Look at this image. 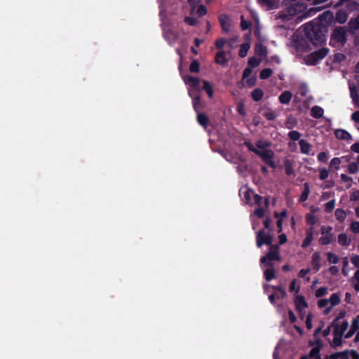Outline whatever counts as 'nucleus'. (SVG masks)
Segmentation results:
<instances>
[{"label":"nucleus","instance_id":"f257e3e1","mask_svg":"<svg viewBox=\"0 0 359 359\" xmlns=\"http://www.w3.org/2000/svg\"><path fill=\"white\" fill-rule=\"evenodd\" d=\"M160 8L163 25L167 27L164 28V37L170 45H174L179 40L177 32L173 29L179 25V0H165Z\"/></svg>","mask_w":359,"mask_h":359},{"label":"nucleus","instance_id":"f03ea898","mask_svg":"<svg viewBox=\"0 0 359 359\" xmlns=\"http://www.w3.org/2000/svg\"><path fill=\"white\" fill-rule=\"evenodd\" d=\"M304 31L306 39L314 46L321 45L325 41L327 27L318 22L306 24Z\"/></svg>","mask_w":359,"mask_h":359},{"label":"nucleus","instance_id":"7ed1b4c3","mask_svg":"<svg viewBox=\"0 0 359 359\" xmlns=\"http://www.w3.org/2000/svg\"><path fill=\"white\" fill-rule=\"evenodd\" d=\"M283 6L285 7L284 10L279 13L278 17L283 21H287L290 19V17L303 13L307 8V5L303 1L292 3Z\"/></svg>","mask_w":359,"mask_h":359},{"label":"nucleus","instance_id":"20e7f679","mask_svg":"<svg viewBox=\"0 0 359 359\" xmlns=\"http://www.w3.org/2000/svg\"><path fill=\"white\" fill-rule=\"evenodd\" d=\"M346 27H336L333 30L330 40V45L333 47H341L346 43Z\"/></svg>","mask_w":359,"mask_h":359},{"label":"nucleus","instance_id":"39448f33","mask_svg":"<svg viewBox=\"0 0 359 359\" xmlns=\"http://www.w3.org/2000/svg\"><path fill=\"white\" fill-rule=\"evenodd\" d=\"M329 53L327 48H321L316 51L311 53L304 57V63L307 65H316L324 59Z\"/></svg>","mask_w":359,"mask_h":359},{"label":"nucleus","instance_id":"423d86ee","mask_svg":"<svg viewBox=\"0 0 359 359\" xmlns=\"http://www.w3.org/2000/svg\"><path fill=\"white\" fill-rule=\"evenodd\" d=\"M281 260V256L279 252L278 245H270V250L266 256H263L260 259V263L262 264H267L268 262H272L273 261L280 262Z\"/></svg>","mask_w":359,"mask_h":359},{"label":"nucleus","instance_id":"0eeeda50","mask_svg":"<svg viewBox=\"0 0 359 359\" xmlns=\"http://www.w3.org/2000/svg\"><path fill=\"white\" fill-rule=\"evenodd\" d=\"M273 237L267 233L264 229H260L256 235V243L258 248H261L263 245H271Z\"/></svg>","mask_w":359,"mask_h":359},{"label":"nucleus","instance_id":"6e6552de","mask_svg":"<svg viewBox=\"0 0 359 359\" xmlns=\"http://www.w3.org/2000/svg\"><path fill=\"white\" fill-rule=\"evenodd\" d=\"M257 155L261 157L263 162L269 167L272 168H275L276 167V165L273 161L274 152L272 150H259Z\"/></svg>","mask_w":359,"mask_h":359},{"label":"nucleus","instance_id":"1a4fd4ad","mask_svg":"<svg viewBox=\"0 0 359 359\" xmlns=\"http://www.w3.org/2000/svg\"><path fill=\"white\" fill-rule=\"evenodd\" d=\"M184 82L189 85L191 94L199 93L201 89V80L198 77L189 76L184 77Z\"/></svg>","mask_w":359,"mask_h":359},{"label":"nucleus","instance_id":"9d476101","mask_svg":"<svg viewBox=\"0 0 359 359\" xmlns=\"http://www.w3.org/2000/svg\"><path fill=\"white\" fill-rule=\"evenodd\" d=\"M218 20L219 22L222 31L226 34L229 33L231 26V20L229 16L226 13L220 14L218 16Z\"/></svg>","mask_w":359,"mask_h":359},{"label":"nucleus","instance_id":"9b49d317","mask_svg":"<svg viewBox=\"0 0 359 359\" xmlns=\"http://www.w3.org/2000/svg\"><path fill=\"white\" fill-rule=\"evenodd\" d=\"M331 326L334 327V335L343 336L348 327V323L344 320L341 325H339L337 322H332Z\"/></svg>","mask_w":359,"mask_h":359},{"label":"nucleus","instance_id":"f8f14e48","mask_svg":"<svg viewBox=\"0 0 359 359\" xmlns=\"http://www.w3.org/2000/svg\"><path fill=\"white\" fill-rule=\"evenodd\" d=\"M347 32L353 34L358 29H359V14L353 18H351L346 27Z\"/></svg>","mask_w":359,"mask_h":359},{"label":"nucleus","instance_id":"ddd939ff","mask_svg":"<svg viewBox=\"0 0 359 359\" xmlns=\"http://www.w3.org/2000/svg\"><path fill=\"white\" fill-rule=\"evenodd\" d=\"M295 308L299 316H302V311L304 308L308 307V304L304 297L302 295L297 296L294 300Z\"/></svg>","mask_w":359,"mask_h":359},{"label":"nucleus","instance_id":"4468645a","mask_svg":"<svg viewBox=\"0 0 359 359\" xmlns=\"http://www.w3.org/2000/svg\"><path fill=\"white\" fill-rule=\"evenodd\" d=\"M320 261H321L320 253L319 252H315L312 255V257H311V266L313 267V269L315 271V272H318L320 269V268H321Z\"/></svg>","mask_w":359,"mask_h":359},{"label":"nucleus","instance_id":"2eb2a0df","mask_svg":"<svg viewBox=\"0 0 359 359\" xmlns=\"http://www.w3.org/2000/svg\"><path fill=\"white\" fill-rule=\"evenodd\" d=\"M268 268L264 271V278L267 281H271L275 278V269L274 265L272 262H268L267 264H265Z\"/></svg>","mask_w":359,"mask_h":359},{"label":"nucleus","instance_id":"dca6fc26","mask_svg":"<svg viewBox=\"0 0 359 359\" xmlns=\"http://www.w3.org/2000/svg\"><path fill=\"white\" fill-rule=\"evenodd\" d=\"M197 121L204 128H207L210 123L209 117L200 111L197 112Z\"/></svg>","mask_w":359,"mask_h":359},{"label":"nucleus","instance_id":"f3484780","mask_svg":"<svg viewBox=\"0 0 359 359\" xmlns=\"http://www.w3.org/2000/svg\"><path fill=\"white\" fill-rule=\"evenodd\" d=\"M189 95L192 98L193 107H194L195 111L196 113L200 111V110L201 109V104L199 93L191 94V90H190Z\"/></svg>","mask_w":359,"mask_h":359},{"label":"nucleus","instance_id":"a211bd4d","mask_svg":"<svg viewBox=\"0 0 359 359\" xmlns=\"http://www.w3.org/2000/svg\"><path fill=\"white\" fill-rule=\"evenodd\" d=\"M295 48L298 51L306 52L309 50V46L305 39H299L294 41Z\"/></svg>","mask_w":359,"mask_h":359},{"label":"nucleus","instance_id":"6ab92c4d","mask_svg":"<svg viewBox=\"0 0 359 359\" xmlns=\"http://www.w3.org/2000/svg\"><path fill=\"white\" fill-rule=\"evenodd\" d=\"M335 137L339 140H349L352 139L351 135L344 129H337L334 132Z\"/></svg>","mask_w":359,"mask_h":359},{"label":"nucleus","instance_id":"aec40b11","mask_svg":"<svg viewBox=\"0 0 359 359\" xmlns=\"http://www.w3.org/2000/svg\"><path fill=\"white\" fill-rule=\"evenodd\" d=\"M292 94L289 90H285L278 97L279 102L283 104H288L292 99Z\"/></svg>","mask_w":359,"mask_h":359},{"label":"nucleus","instance_id":"412c9836","mask_svg":"<svg viewBox=\"0 0 359 359\" xmlns=\"http://www.w3.org/2000/svg\"><path fill=\"white\" fill-rule=\"evenodd\" d=\"M334 240V236L332 231H331L330 233H325L320 237L319 239V243L322 245H327L330 244Z\"/></svg>","mask_w":359,"mask_h":359},{"label":"nucleus","instance_id":"4be33fe9","mask_svg":"<svg viewBox=\"0 0 359 359\" xmlns=\"http://www.w3.org/2000/svg\"><path fill=\"white\" fill-rule=\"evenodd\" d=\"M257 3L266 10H271L275 8L276 0H257Z\"/></svg>","mask_w":359,"mask_h":359},{"label":"nucleus","instance_id":"5701e85b","mask_svg":"<svg viewBox=\"0 0 359 359\" xmlns=\"http://www.w3.org/2000/svg\"><path fill=\"white\" fill-rule=\"evenodd\" d=\"M299 144L300 147L301 153L304 154H309L311 148V145L310 143H309L306 140L302 139L299 140Z\"/></svg>","mask_w":359,"mask_h":359},{"label":"nucleus","instance_id":"b1692460","mask_svg":"<svg viewBox=\"0 0 359 359\" xmlns=\"http://www.w3.org/2000/svg\"><path fill=\"white\" fill-rule=\"evenodd\" d=\"M215 61L217 64L224 65L227 62L226 53L224 50L217 52L215 57Z\"/></svg>","mask_w":359,"mask_h":359},{"label":"nucleus","instance_id":"393cba45","mask_svg":"<svg viewBox=\"0 0 359 359\" xmlns=\"http://www.w3.org/2000/svg\"><path fill=\"white\" fill-rule=\"evenodd\" d=\"M316 343L318 346L316 347L312 348L309 352V355H308L311 358H318V356H320V351L322 342L320 339H318L316 341Z\"/></svg>","mask_w":359,"mask_h":359},{"label":"nucleus","instance_id":"a878e982","mask_svg":"<svg viewBox=\"0 0 359 359\" xmlns=\"http://www.w3.org/2000/svg\"><path fill=\"white\" fill-rule=\"evenodd\" d=\"M264 96V91L259 88H257L254 89L251 93V97L255 102L260 101Z\"/></svg>","mask_w":359,"mask_h":359},{"label":"nucleus","instance_id":"bb28decb","mask_svg":"<svg viewBox=\"0 0 359 359\" xmlns=\"http://www.w3.org/2000/svg\"><path fill=\"white\" fill-rule=\"evenodd\" d=\"M347 18H348V15L346 11L339 10L336 13L335 20L337 22H339L340 24H343L347 20Z\"/></svg>","mask_w":359,"mask_h":359},{"label":"nucleus","instance_id":"cd10ccee","mask_svg":"<svg viewBox=\"0 0 359 359\" xmlns=\"http://www.w3.org/2000/svg\"><path fill=\"white\" fill-rule=\"evenodd\" d=\"M284 166H285V172L287 175L291 176V175H294V170L293 168V163L291 161L286 159L284 162Z\"/></svg>","mask_w":359,"mask_h":359},{"label":"nucleus","instance_id":"c85d7f7f","mask_svg":"<svg viewBox=\"0 0 359 359\" xmlns=\"http://www.w3.org/2000/svg\"><path fill=\"white\" fill-rule=\"evenodd\" d=\"M310 194V187L308 182L304 184V190L300 196L299 201L304 202L308 199L309 195Z\"/></svg>","mask_w":359,"mask_h":359},{"label":"nucleus","instance_id":"c756f323","mask_svg":"<svg viewBox=\"0 0 359 359\" xmlns=\"http://www.w3.org/2000/svg\"><path fill=\"white\" fill-rule=\"evenodd\" d=\"M311 115L315 118H320L323 115V109L319 106H314L311 108Z\"/></svg>","mask_w":359,"mask_h":359},{"label":"nucleus","instance_id":"7c9ffc66","mask_svg":"<svg viewBox=\"0 0 359 359\" xmlns=\"http://www.w3.org/2000/svg\"><path fill=\"white\" fill-rule=\"evenodd\" d=\"M255 52L259 56H265L267 53L266 47L262 43H256L255 46Z\"/></svg>","mask_w":359,"mask_h":359},{"label":"nucleus","instance_id":"2f4dec72","mask_svg":"<svg viewBox=\"0 0 359 359\" xmlns=\"http://www.w3.org/2000/svg\"><path fill=\"white\" fill-rule=\"evenodd\" d=\"M203 86L202 89L205 90L210 98L213 96V88L211 83L208 81H203Z\"/></svg>","mask_w":359,"mask_h":359},{"label":"nucleus","instance_id":"473e14b6","mask_svg":"<svg viewBox=\"0 0 359 359\" xmlns=\"http://www.w3.org/2000/svg\"><path fill=\"white\" fill-rule=\"evenodd\" d=\"M338 242L341 246H348L350 245L351 240L348 239L346 233H342L338 236Z\"/></svg>","mask_w":359,"mask_h":359},{"label":"nucleus","instance_id":"72a5a7b5","mask_svg":"<svg viewBox=\"0 0 359 359\" xmlns=\"http://www.w3.org/2000/svg\"><path fill=\"white\" fill-rule=\"evenodd\" d=\"M250 48V44L248 43H242L241 45V47H240V50H239V52H238V55L241 57H245L247 55L248 52Z\"/></svg>","mask_w":359,"mask_h":359},{"label":"nucleus","instance_id":"f704fd0d","mask_svg":"<svg viewBox=\"0 0 359 359\" xmlns=\"http://www.w3.org/2000/svg\"><path fill=\"white\" fill-rule=\"evenodd\" d=\"M306 222L307 224L314 226L318 222V218L313 214L308 213L306 215Z\"/></svg>","mask_w":359,"mask_h":359},{"label":"nucleus","instance_id":"c9c22d12","mask_svg":"<svg viewBox=\"0 0 359 359\" xmlns=\"http://www.w3.org/2000/svg\"><path fill=\"white\" fill-rule=\"evenodd\" d=\"M336 219L339 222H344L346 219V214L343 209L337 208L335 211Z\"/></svg>","mask_w":359,"mask_h":359},{"label":"nucleus","instance_id":"e433bc0d","mask_svg":"<svg viewBox=\"0 0 359 359\" xmlns=\"http://www.w3.org/2000/svg\"><path fill=\"white\" fill-rule=\"evenodd\" d=\"M272 74L273 70L271 69L265 68L261 71L259 77L261 79H267L272 75Z\"/></svg>","mask_w":359,"mask_h":359},{"label":"nucleus","instance_id":"4c0bfd02","mask_svg":"<svg viewBox=\"0 0 359 359\" xmlns=\"http://www.w3.org/2000/svg\"><path fill=\"white\" fill-rule=\"evenodd\" d=\"M328 301L330 302L332 306H337L340 303V297L338 294L334 293L330 296Z\"/></svg>","mask_w":359,"mask_h":359},{"label":"nucleus","instance_id":"58836bf2","mask_svg":"<svg viewBox=\"0 0 359 359\" xmlns=\"http://www.w3.org/2000/svg\"><path fill=\"white\" fill-rule=\"evenodd\" d=\"M313 241V235H310V234L306 233V238H304V240L302 242V248H306L307 247H309L311 245V243H312Z\"/></svg>","mask_w":359,"mask_h":359},{"label":"nucleus","instance_id":"ea45409f","mask_svg":"<svg viewBox=\"0 0 359 359\" xmlns=\"http://www.w3.org/2000/svg\"><path fill=\"white\" fill-rule=\"evenodd\" d=\"M252 25V23L250 21L245 20L243 15H241V28L242 30L245 31L248 29Z\"/></svg>","mask_w":359,"mask_h":359},{"label":"nucleus","instance_id":"a19ab883","mask_svg":"<svg viewBox=\"0 0 359 359\" xmlns=\"http://www.w3.org/2000/svg\"><path fill=\"white\" fill-rule=\"evenodd\" d=\"M327 261L332 264H337L339 261V257L334 255L333 252L327 253Z\"/></svg>","mask_w":359,"mask_h":359},{"label":"nucleus","instance_id":"79ce46f5","mask_svg":"<svg viewBox=\"0 0 359 359\" xmlns=\"http://www.w3.org/2000/svg\"><path fill=\"white\" fill-rule=\"evenodd\" d=\"M335 200L332 199L325 204V211L327 213H330L334 208Z\"/></svg>","mask_w":359,"mask_h":359},{"label":"nucleus","instance_id":"37998d69","mask_svg":"<svg viewBox=\"0 0 359 359\" xmlns=\"http://www.w3.org/2000/svg\"><path fill=\"white\" fill-rule=\"evenodd\" d=\"M226 43H227V40L226 39L219 38L215 41V46L217 49L222 50V49L223 48V47L224 46V45Z\"/></svg>","mask_w":359,"mask_h":359},{"label":"nucleus","instance_id":"c03bdc74","mask_svg":"<svg viewBox=\"0 0 359 359\" xmlns=\"http://www.w3.org/2000/svg\"><path fill=\"white\" fill-rule=\"evenodd\" d=\"M189 70L192 73H198L200 70V64L197 60L191 62L189 66Z\"/></svg>","mask_w":359,"mask_h":359},{"label":"nucleus","instance_id":"a18cd8bd","mask_svg":"<svg viewBox=\"0 0 359 359\" xmlns=\"http://www.w3.org/2000/svg\"><path fill=\"white\" fill-rule=\"evenodd\" d=\"M350 91L351 98L354 101L355 104L359 106V95L357 90L353 88H351Z\"/></svg>","mask_w":359,"mask_h":359},{"label":"nucleus","instance_id":"49530a36","mask_svg":"<svg viewBox=\"0 0 359 359\" xmlns=\"http://www.w3.org/2000/svg\"><path fill=\"white\" fill-rule=\"evenodd\" d=\"M263 116L269 121H273L278 116V114L273 111H269L265 112Z\"/></svg>","mask_w":359,"mask_h":359},{"label":"nucleus","instance_id":"de8ad7c7","mask_svg":"<svg viewBox=\"0 0 359 359\" xmlns=\"http://www.w3.org/2000/svg\"><path fill=\"white\" fill-rule=\"evenodd\" d=\"M288 137L291 140L297 141L299 140L301 134L297 130H291L288 133Z\"/></svg>","mask_w":359,"mask_h":359},{"label":"nucleus","instance_id":"09e8293b","mask_svg":"<svg viewBox=\"0 0 359 359\" xmlns=\"http://www.w3.org/2000/svg\"><path fill=\"white\" fill-rule=\"evenodd\" d=\"M261 60L255 57H250L248 59V65L252 67H257L259 65Z\"/></svg>","mask_w":359,"mask_h":359},{"label":"nucleus","instance_id":"8fccbe9b","mask_svg":"<svg viewBox=\"0 0 359 359\" xmlns=\"http://www.w3.org/2000/svg\"><path fill=\"white\" fill-rule=\"evenodd\" d=\"M184 22L190 26H195L198 24V20L194 17H185Z\"/></svg>","mask_w":359,"mask_h":359},{"label":"nucleus","instance_id":"3c124183","mask_svg":"<svg viewBox=\"0 0 359 359\" xmlns=\"http://www.w3.org/2000/svg\"><path fill=\"white\" fill-rule=\"evenodd\" d=\"M348 170L351 174H355L359 170V167L356 163H351L348 166Z\"/></svg>","mask_w":359,"mask_h":359},{"label":"nucleus","instance_id":"603ef678","mask_svg":"<svg viewBox=\"0 0 359 359\" xmlns=\"http://www.w3.org/2000/svg\"><path fill=\"white\" fill-rule=\"evenodd\" d=\"M327 293V288L326 287H321L318 288L315 293L316 297L319 298L323 297Z\"/></svg>","mask_w":359,"mask_h":359},{"label":"nucleus","instance_id":"864d4df0","mask_svg":"<svg viewBox=\"0 0 359 359\" xmlns=\"http://www.w3.org/2000/svg\"><path fill=\"white\" fill-rule=\"evenodd\" d=\"M328 176L329 172L326 168H323L319 170V177L321 180H326L328 177Z\"/></svg>","mask_w":359,"mask_h":359},{"label":"nucleus","instance_id":"5fc2aeb1","mask_svg":"<svg viewBox=\"0 0 359 359\" xmlns=\"http://www.w3.org/2000/svg\"><path fill=\"white\" fill-rule=\"evenodd\" d=\"M342 337L341 335H334L333 339V346L337 347L342 345Z\"/></svg>","mask_w":359,"mask_h":359},{"label":"nucleus","instance_id":"6e6d98bb","mask_svg":"<svg viewBox=\"0 0 359 359\" xmlns=\"http://www.w3.org/2000/svg\"><path fill=\"white\" fill-rule=\"evenodd\" d=\"M197 15L199 17H202L207 13V8L203 4H201L197 8Z\"/></svg>","mask_w":359,"mask_h":359},{"label":"nucleus","instance_id":"4d7b16f0","mask_svg":"<svg viewBox=\"0 0 359 359\" xmlns=\"http://www.w3.org/2000/svg\"><path fill=\"white\" fill-rule=\"evenodd\" d=\"M341 163V160L339 158L335 157L333 158L330 161V166L334 167L336 170L339 168V165Z\"/></svg>","mask_w":359,"mask_h":359},{"label":"nucleus","instance_id":"13d9d810","mask_svg":"<svg viewBox=\"0 0 359 359\" xmlns=\"http://www.w3.org/2000/svg\"><path fill=\"white\" fill-rule=\"evenodd\" d=\"M245 146L250 151H252L255 153L256 155L258 154V151H259L257 148L254 147V145L250 142H244Z\"/></svg>","mask_w":359,"mask_h":359},{"label":"nucleus","instance_id":"bf43d9fd","mask_svg":"<svg viewBox=\"0 0 359 359\" xmlns=\"http://www.w3.org/2000/svg\"><path fill=\"white\" fill-rule=\"evenodd\" d=\"M351 328L355 331L359 329V315L352 320Z\"/></svg>","mask_w":359,"mask_h":359},{"label":"nucleus","instance_id":"052dcab7","mask_svg":"<svg viewBox=\"0 0 359 359\" xmlns=\"http://www.w3.org/2000/svg\"><path fill=\"white\" fill-rule=\"evenodd\" d=\"M318 160L320 162H323V163L327 162V161L328 160V156H327V153H325L324 151L320 152L318 155Z\"/></svg>","mask_w":359,"mask_h":359},{"label":"nucleus","instance_id":"680f3d73","mask_svg":"<svg viewBox=\"0 0 359 359\" xmlns=\"http://www.w3.org/2000/svg\"><path fill=\"white\" fill-rule=\"evenodd\" d=\"M351 230L355 233H359V222H358V221L353 222L351 224Z\"/></svg>","mask_w":359,"mask_h":359},{"label":"nucleus","instance_id":"e2e57ef3","mask_svg":"<svg viewBox=\"0 0 359 359\" xmlns=\"http://www.w3.org/2000/svg\"><path fill=\"white\" fill-rule=\"evenodd\" d=\"M349 351L348 350H346L341 352H337L338 357L339 359H348L349 357Z\"/></svg>","mask_w":359,"mask_h":359},{"label":"nucleus","instance_id":"0e129e2a","mask_svg":"<svg viewBox=\"0 0 359 359\" xmlns=\"http://www.w3.org/2000/svg\"><path fill=\"white\" fill-rule=\"evenodd\" d=\"M351 263L357 268H359V255H353L351 257Z\"/></svg>","mask_w":359,"mask_h":359},{"label":"nucleus","instance_id":"69168bd1","mask_svg":"<svg viewBox=\"0 0 359 359\" xmlns=\"http://www.w3.org/2000/svg\"><path fill=\"white\" fill-rule=\"evenodd\" d=\"M306 327L308 330H311L313 327L312 325V315L310 313L306 316Z\"/></svg>","mask_w":359,"mask_h":359},{"label":"nucleus","instance_id":"338daca9","mask_svg":"<svg viewBox=\"0 0 359 359\" xmlns=\"http://www.w3.org/2000/svg\"><path fill=\"white\" fill-rule=\"evenodd\" d=\"M350 200L351 201H357L359 200V190H354L351 194Z\"/></svg>","mask_w":359,"mask_h":359},{"label":"nucleus","instance_id":"774afa93","mask_svg":"<svg viewBox=\"0 0 359 359\" xmlns=\"http://www.w3.org/2000/svg\"><path fill=\"white\" fill-rule=\"evenodd\" d=\"M255 215L259 218H262L264 216V210L262 207L257 208L255 210Z\"/></svg>","mask_w":359,"mask_h":359}]
</instances>
